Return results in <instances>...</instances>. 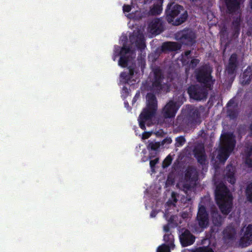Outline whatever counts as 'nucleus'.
<instances>
[{
    "mask_svg": "<svg viewBox=\"0 0 252 252\" xmlns=\"http://www.w3.org/2000/svg\"><path fill=\"white\" fill-rule=\"evenodd\" d=\"M182 103L170 100L162 109L161 115L165 119L174 118Z\"/></svg>",
    "mask_w": 252,
    "mask_h": 252,
    "instance_id": "nucleus-9",
    "label": "nucleus"
},
{
    "mask_svg": "<svg viewBox=\"0 0 252 252\" xmlns=\"http://www.w3.org/2000/svg\"><path fill=\"white\" fill-rule=\"evenodd\" d=\"M175 141V146L176 147H181L183 146L186 142L185 138L183 136H180L176 137Z\"/></svg>",
    "mask_w": 252,
    "mask_h": 252,
    "instance_id": "nucleus-32",
    "label": "nucleus"
},
{
    "mask_svg": "<svg viewBox=\"0 0 252 252\" xmlns=\"http://www.w3.org/2000/svg\"><path fill=\"white\" fill-rule=\"evenodd\" d=\"M245 194L247 200L252 203V183L248 184L245 190Z\"/></svg>",
    "mask_w": 252,
    "mask_h": 252,
    "instance_id": "nucleus-28",
    "label": "nucleus"
},
{
    "mask_svg": "<svg viewBox=\"0 0 252 252\" xmlns=\"http://www.w3.org/2000/svg\"><path fill=\"white\" fill-rule=\"evenodd\" d=\"M212 220L213 224L217 227H220L223 223L224 218L217 211H213L211 212Z\"/></svg>",
    "mask_w": 252,
    "mask_h": 252,
    "instance_id": "nucleus-22",
    "label": "nucleus"
},
{
    "mask_svg": "<svg viewBox=\"0 0 252 252\" xmlns=\"http://www.w3.org/2000/svg\"><path fill=\"white\" fill-rule=\"evenodd\" d=\"M130 51V48L129 46H127L126 45L124 44L123 47L121 48L120 51V54H124L127 55V54L129 53Z\"/></svg>",
    "mask_w": 252,
    "mask_h": 252,
    "instance_id": "nucleus-36",
    "label": "nucleus"
},
{
    "mask_svg": "<svg viewBox=\"0 0 252 252\" xmlns=\"http://www.w3.org/2000/svg\"><path fill=\"white\" fill-rule=\"evenodd\" d=\"M228 116L231 119L236 118L238 115V112L236 109H228L227 111Z\"/></svg>",
    "mask_w": 252,
    "mask_h": 252,
    "instance_id": "nucleus-31",
    "label": "nucleus"
},
{
    "mask_svg": "<svg viewBox=\"0 0 252 252\" xmlns=\"http://www.w3.org/2000/svg\"><path fill=\"white\" fill-rule=\"evenodd\" d=\"M235 101L233 99H231L227 103V106L230 107L232 106L233 104H234Z\"/></svg>",
    "mask_w": 252,
    "mask_h": 252,
    "instance_id": "nucleus-50",
    "label": "nucleus"
},
{
    "mask_svg": "<svg viewBox=\"0 0 252 252\" xmlns=\"http://www.w3.org/2000/svg\"><path fill=\"white\" fill-rule=\"evenodd\" d=\"M162 10V5L154 3L150 8L149 12L152 15H158L161 13Z\"/></svg>",
    "mask_w": 252,
    "mask_h": 252,
    "instance_id": "nucleus-27",
    "label": "nucleus"
},
{
    "mask_svg": "<svg viewBox=\"0 0 252 252\" xmlns=\"http://www.w3.org/2000/svg\"><path fill=\"white\" fill-rule=\"evenodd\" d=\"M191 54V51L190 50H187L185 52V56L187 58H189V56Z\"/></svg>",
    "mask_w": 252,
    "mask_h": 252,
    "instance_id": "nucleus-51",
    "label": "nucleus"
},
{
    "mask_svg": "<svg viewBox=\"0 0 252 252\" xmlns=\"http://www.w3.org/2000/svg\"><path fill=\"white\" fill-rule=\"evenodd\" d=\"M175 77V74L171 72H168L167 74V81L166 82H168L170 85L171 83L173 81Z\"/></svg>",
    "mask_w": 252,
    "mask_h": 252,
    "instance_id": "nucleus-39",
    "label": "nucleus"
},
{
    "mask_svg": "<svg viewBox=\"0 0 252 252\" xmlns=\"http://www.w3.org/2000/svg\"><path fill=\"white\" fill-rule=\"evenodd\" d=\"M131 42L135 40V46L138 49L140 50L141 52H142L146 47L145 39L143 34H137L135 35H133L129 37Z\"/></svg>",
    "mask_w": 252,
    "mask_h": 252,
    "instance_id": "nucleus-18",
    "label": "nucleus"
},
{
    "mask_svg": "<svg viewBox=\"0 0 252 252\" xmlns=\"http://www.w3.org/2000/svg\"><path fill=\"white\" fill-rule=\"evenodd\" d=\"M244 156L245 164L249 168H252V144L245 147Z\"/></svg>",
    "mask_w": 252,
    "mask_h": 252,
    "instance_id": "nucleus-21",
    "label": "nucleus"
},
{
    "mask_svg": "<svg viewBox=\"0 0 252 252\" xmlns=\"http://www.w3.org/2000/svg\"><path fill=\"white\" fill-rule=\"evenodd\" d=\"M179 238L182 246L184 247L192 245L196 238L189 230L185 228L179 230Z\"/></svg>",
    "mask_w": 252,
    "mask_h": 252,
    "instance_id": "nucleus-11",
    "label": "nucleus"
},
{
    "mask_svg": "<svg viewBox=\"0 0 252 252\" xmlns=\"http://www.w3.org/2000/svg\"><path fill=\"white\" fill-rule=\"evenodd\" d=\"M128 75H129L130 78H131L134 75V68L132 66H129L128 67Z\"/></svg>",
    "mask_w": 252,
    "mask_h": 252,
    "instance_id": "nucleus-44",
    "label": "nucleus"
},
{
    "mask_svg": "<svg viewBox=\"0 0 252 252\" xmlns=\"http://www.w3.org/2000/svg\"><path fill=\"white\" fill-rule=\"evenodd\" d=\"M160 144L159 142L149 141L147 145V148L149 151L159 152Z\"/></svg>",
    "mask_w": 252,
    "mask_h": 252,
    "instance_id": "nucleus-26",
    "label": "nucleus"
},
{
    "mask_svg": "<svg viewBox=\"0 0 252 252\" xmlns=\"http://www.w3.org/2000/svg\"><path fill=\"white\" fill-rule=\"evenodd\" d=\"M228 181L231 184L233 185L236 182V179L234 175V173L230 170L227 171L226 173Z\"/></svg>",
    "mask_w": 252,
    "mask_h": 252,
    "instance_id": "nucleus-30",
    "label": "nucleus"
},
{
    "mask_svg": "<svg viewBox=\"0 0 252 252\" xmlns=\"http://www.w3.org/2000/svg\"><path fill=\"white\" fill-rule=\"evenodd\" d=\"M196 252H214L213 250L209 247H202L198 248Z\"/></svg>",
    "mask_w": 252,
    "mask_h": 252,
    "instance_id": "nucleus-40",
    "label": "nucleus"
},
{
    "mask_svg": "<svg viewBox=\"0 0 252 252\" xmlns=\"http://www.w3.org/2000/svg\"><path fill=\"white\" fill-rule=\"evenodd\" d=\"M193 152L195 158L205 153L204 148L202 146L195 147L193 150Z\"/></svg>",
    "mask_w": 252,
    "mask_h": 252,
    "instance_id": "nucleus-29",
    "label": "nucleus"
},
{
    "mask_svg": "<svg viewBox=\"0 0 252 252\" xmlns=\"http://www.w3.org/2000/svg\"><path fill=\"white\" fill-rule=\"evenodd\" d=\"M226 7V11L232 14L240 8L241 0H223Z\"/></svg>",
    "mask_w": 252,
    "mask_h": 252,
    "instance_id": "nucleus-17",
    "label": "nucleus"
},
{
    "mask_svg": "<svg viewBox=\"0 0 252 252\" xmlns=\"http://www.w3.org/2000/svg\"><path fill=\"white\" fill-rule=\"evenodd\" d=\"M130 58L131 57L129 55H126L124 54L120 55V58L118 62V64L122 67H126L130 60Z\"/></svg>",
    "mask_w": 252,
    "mask_h": 252,
    "instance_id": "nucleus-25",
    "label": "nucleus"
},
{
    "mask_svg": "<svg viewBox=\"0 0 252 252\" xmlns=\"http://www.w3.org/2000/svg\"><path fill=\"white\" fill-rule=\"evenodd\" d=\"M170 249L171 248L163 244L158 248L157 252H170Z\"/></svg>",
    "mask_w": 252,
    "mask_h": 252,
    "instance_id": "nucleus-33",
    "label": "nucleus"
},
{
    "mask_svg": "<svg viewBox=\"0 0 252 252\" xmlns=\"http://www.w3.org/2000/svg\"><path fill=\"white\" fill-rule=\"evenodd\" d=\"M156 213L155 211H153L151 212V213L150 214L151 217L154 218L156 216Z\"/></svg>",
    "mask_w": 252,
    "mask_h": 252,
    "instance_id": "nucleus-55",
    "label": "nucleus"
},
{
    "mask_svg": "<svg viewBox=\"0 0 252 252\" xmlns=\"http://www.w3.org/2000/svg\"><path fill=\"white\" fill-rule=\"evenodd\" d=\"M120 76L121 78L124 80L125 83H128L131 79L128 73L126 72H122L120 74Z\"/></svg>",
    "mask_w": 252,
    "mask_h": 252,
    "instance_id": "nucleus-37",
    "label": "nucleus"
},
{
    "mask_svg": "<svg viewBox=\"0 0 252 252\" xmlns=\"http://www.w3.org/2000/svg\"><path fill=\"white\" fill-rule=\"evenodd\" d=\"M136 95L137 94L135 95V96L133 97V99H132V103H134L136 102V101L137 100V99H136Z\"/></svg>",
    "mask_w": 252,
    "mask_h": 252,
    "instance_id": "nucleus-56",
    "label": "nucleus"
},
{
    "mask_svg": "<svg viewBox=\"0 0 252 252\" xmlns=\"http://www.w3.org/2000/svg\"><path fill=\"white\" fill-rule=\"evenodd\" d=\"M200 114L197 109L189 105L177 118L178 122L183 126H189L196 123Z\"/></svg>",
    "mask_w": 252,
    "mask_h": 252,
    "instance_id": "nucleus-6",
    "label": "nucleus"
},
{
    "mask_svg": "<svg viewBox=\"0 0 252 252\" xmlns=\"http://www.w3.org/2000/svg\"><path fill=\"white\" fill-rule=\"evenodd\" d=\"M163 240L167 244H166V245L171 248L172 249L174 248V236L171 234V233H166L163 236Z\"/></svg>",
    "mask_w": 252,
    "mask_h": 252,
    "instance_id": "nucleus-24",
    "label": "nucleus"
},
{
    "mask_svg": "<svg viewBox=\"0 0 252 252\" xmlns=\"http://www.w3.org/2000/svg\"><path fill=\"white\" fill-rule=\"evenodd\" d=\"M124 12H129L131 10V6L128 4H124L123 7Z\"/></svg>",
    "mask_w": 252,
    "mask_h": 252,
    "instance_id": "nucleus-42",
    "label": "nucleus"
},
{
    "mask_svg": "<svg viewBox=\"0 0 252 252\" xmlns=\"http://www.w3.org/2000/svg\"><path fill=\"white\" fill-rule=\"evenodd\" d=\"M238 66L237 55L236 53H233L229 59L228 64L226 67V71L229 75H234L236 73Z\"/></svg>",
    "mask_w": 252,
    "mask_h": 252,
    "instance_id": "nucleus-16",
    "label": "nucleus"
},
{
    "mask_svg": "<svg viewBox=\"0 0 252 252\" xmlns=\"http://www.w3.org/2000/svg\"><path fill=\"white\" fill-rule=\"evenodd\" d=\"M164 76L162 69L158 66L153 69V75L151 78V85L146 95V106L143 109L138 119L140 127L146 129V126L153 125V119L158 109V101L155 94H166L170 92V85L168 82H163Z\"/></svg>",
    "mask_w": 252,
    "mask_h": 252,
    "instance_id": "nucleus-1",
    "label": "nucleus"
},
{
    "mask_svg": "<svg viewBox=\"0 0 252 252\" xmlns=\"http://www.w3.org/2000/svg\"><path fill=\"white\" fill-rule=\"evenodd\" d=\"M167 22L174 26H179L186 21L188 13L184 7L175 2L169 3L165 10Z\"/></svg>",
    "mask_w": 252,
    "mask_h": 252,
    "instance_id": "nucleus-3",
    "label": "nucleus"
},
{
    "mask_svg": "<svg viewBox=\"0 0 252 252\" xmlns=\"http://www.w3.org/2000/svg\"><path fill=\"white\" fill-rule=\"evenodd\" d=\"M158 153V152L149 151V154L148 158L149 159H152V158H155V157H156Z\"/></svg>",
    "mask_w": 252,
    "mask_h": 252,
    "instance_id": "nucleus-45",
    "label": "nucleus"
},
{
    "mask_svg": "<svg viewBox=\"0 0 252 252\" xmlns=\"http://www.w3.org/2000/svg\"><path fill=\"white\" fill-rule=\"evenodd\" d=\"M123 91L124 93H125L126 94V95H127L128 93H129V92H128V89L126 87H124L123 88Z\"/></svg>",
    "mask_w": 252,
    "mask_h": 252,
    "instance_id": "nucleus-52",
    "label": "nucleus"
},
{
    "mask_svg": "<svg viewBox=\"0 0 252 252\" xmlns=\"http://www.w3.org/2000/svg\"><path fill=\"white\" fill-rule=\"evenodd\" d=\"M252 79V70L251 67L248 66L242 74V84L243 85L249 84Z\"/></svg>",
    "mask_w": 252,
    "mask_h": 252,
    "instance_id": "nucleus-23",
    "label": "nucleus"
},
{
    "mask_svg": "<svg viewBox=\"0 0 252 252\" xmlns=\"http://www.w3.org/2000/svg\"><path fill=\"white\" fill-rule=\"evenodd\" d=\"M199 62H200V60L198 59H192L190 61L189 66L191 68H194L195 67H196V66L199 63Z\"/></svg>",
    "mask_w": 252,
    "mask_h": 252,
    "instance_id": "nucleus-41",
    "label": "nucleus"
},
{
    "mask_svg": "<svg viewBox=\"0 0 252 252\" xmlns=\"http://www.w3.org/2000/svg\"><path fill=\"white\" fill-rule=\"evenodd\" d=\"M216 203L221 213L227 215L232 210L233 196L228 188L222 183L216 186L215 190Z\"/></svg>",
    "mask_w": 252,
    "mask_h": 252,
    "instance_id": "nucleus-2",
    "label": "nucleus"
},
{
    "mask_svg": "<svg viewBox=\"0 0 252 252\" xmlns=\"http://www.w3.org/2000/svg\"><path fill=\"white\" fill-rule=\"evenodd\" d=\"M227 32V28L224 27L223 28V29L221 31V35H220L221 36V38H220V40H221V41H222V36H223L224 33V32Z\"/></svg>",
    "mask_w": 252,
    "mask_h": 252,
    "instance_id": "nucleus-48",
    "label": "nucleus"
},
{
    "mask_svg": "<svg viewBox=\"0 0 252 252\" xmlns=\"http://www.w3.org/2000/svg\"><path fill=\"white\" fill-rule=\"evenodd\" d=\"M208 90V89L204 86L197 84L189 86L188 89V93L191 98L196 100H201L207 98Z\"/></svg>",
    "mask_w": 252,
    "mask_h": 252,
    "instance_id": "nucleus-8",
    "label": "nucleus"
},
{
    "mask_svg": "<svg viewBox=\"0 0 252 252\" xmlns=\"http://www.w3.org/2000/svg\"><path fill=\"white\" fill-rule=\"evenodd\" d=\"M236 140L231 134H225L221 140L220 146L217 158L221 162H224L233 152L236 145Z\"/></svg>",
    "mask_w": 252,
    "mask_h": 252,
    "instance_id": "nucleus-4",
    "label": "nucleus"
},
{
    "mask_svg": "<svg viewBox=\"0 0 252 252\" xmlns=\"http://www.w3.org/2000/svg\"><path fill=\"white\" fill-rule=\"evenodd\" d=\"M196 219L199 227L201 228H207L209 224V215L205 206H199Z\"/></svg>",
    "mask_w": 252,
    "mask_h": 252,
    "instance_id": "nucleus-12",
    "label": "nucleus"
},
{
    "mask_svg": "<svg viewBox=\"0 0 252 252\" xmlns=\"http://www.w3.org/2000/svg\"><path fill=\"white\" fill-rule=\"evenodd\" d=\"M236 229L232 225H228L222 231L223 239L225 242L233 241L236 238Z\"/></svg>",
    "mask_w": 252,
    "mask_h": 252,
    "instance_id": "nucleus-15",
    "label": "nucleus"
},
{
    "mask_svg": "<svg viewBox=\"0 0 252 252\" xmlns=\"http://www.w3.org/2000/svg\"><path fill=\"white\" fill-rule=\"evenodd\" d=\"M172 142V140L170 138H165L162 141V144H164L165 143H171Z\"/></svg>",
    "mask_w": 252,
    "mask_h": 252,
    "instance_id": "nucleus-49",
    "label": "nucleus"
},
{
    "mask_svg": "<svg viewBox=\"0 0 252 252\" xmlns=\"http://www.w3.org/2000/svg\"><path fill=\"white\" fill-rule=\"evenodd\" d=\"M172 158L170 155H168L164 159L162 162V167L163 168L167 167L172 162Z\"/></svg>",
    "mask_w": 252,
    "mask_h": 252,
    "instance_id": "nucleus-35",
    "label": "nucleus"
},
{
    "mask_svg": "<svg viewBox=\"0 0 252 252\" xmlns=\"http://www.w3.org/2000/svg\"><path fill=\"white\" fill-rule=\"evenodd\" d=\"M251 252H252V251Z\"/></svg>",
    "mask_w": 252,
    "mask_h": 252,
    "instance_id": "nucleus-58",
    "label": "nucleus"
},
{
    "mask_svg": "<svg viewBox=\"0 0 252 252\" xmlns=\"http://www.w3.org/2000/svg\"><path fill=\"white\" fill-rule=\"evenodd\" d=\"M252 244V224L246 228L244 235L239 240V245L242 248L247 247Z\"/></svg>",
    "mask_w": 252,
    "mask_h": 252,
    "instance_id": "nucleus-14",
    "label": "nucleus"
},
{
    "mask_svg": "<svg viewBox=\"0 0 252 252\" xmlns=\"http://www.w3.org/2000/svg\"><path fill=\"white\" fill-rule=\"evenodd\" d=\"M151 135H152V132L145 131L142 134V139H148L151 136Z\"/></svg>",
    "mask_w": 252,
    "mask_h": 252,
    "instance_id": "nucleus-43",
    "label": "nucleus"
},
{
    "mask_svg": "<svg viewBox=\"0 0 252 252\" xmlns=\"http://www.w3.org/2000/svg\"><path fill=\"white\" fill-rule=\"evenodd\" d=\"M124 105L125 107H126L127 109L129 110L130 109V107L129 106L128 102L127 101L124 102Z\"/></svg>",
    "mask_w": 252,
    "mask_h": 252,
    "instance_id": "nucleus-54",
    "label": "nucleus"
},
{
    "mask_svg": "<svg viewBox=\"0 0 252 252\" xmlns=\"http://www.w3.org/2000/svg\"><path fill=\"white\" fill-rule=\"evenodd\" d=\"M119 56H120V52H117V51H115V53H114L113 55V57H112V59L113 60V61H115L117 57H118Z\"/></svg>",
    "mask_w": 252,
    "mask_h": 252,
    "instance_id": "nucleus-47",
    "label": "nucleus"
},
{
    "mask_svg": "<svg viewBox=\"0 0 252 252\" xmlns=\"http://www.w3.org/2000/svg\"><path fill=\"white\" fill-rule=\"evenodd\" d=\"M197 159V162L201 165H204L205 164L206 159H207V156L206 153H204L198 157L195 158Z\"/></svg>",
    "mask_w": 252,
    "mask_h": 252,
    "instance_id": "nucleus-34",
    "label": "nucleus"
},
{
    "mask_svg": "<svg viewBox=\"0 0 252 252\" xmlns=\"http://www.w3.org/2000/svg\"><path fill=\"white\" fill-rule=\"evenodd\" d=\"M242 21L240 16L233 18L231 23V30H232V36L234 38L238 37L240 34Z\"/></svg>",
    "mask_w": 252,
    "mask_h": 252,
    "instance_id": "nucleus-19",
    "label": "nucleus"
},
{
    "mask_svg": "<svg viewBox=\"0 0 252 252\" xmlns=\"http://www.w3.org/2000/svg\"><path fill=\"white\" fill-rule=\"evenodd\" d=\"M212 68L208 64L200 66L195 71V76L197 81L202 85L208 89H213L215 80L213 79L211 74Z\"/></svg>",
    "mask_w": 252,
    "mask_h": 252,
    "instance_id": "nucleus-5",
    "label": "nucleus"
},
{
    "mask_svg": "<svg viewBox=\"0 0 252 252\" xmlns=\"http://www.w3.org/2000/svg\"><path fill=\"white\" fill-rule=\"evenodd\" d=\"M198 177V175L195 168L192 166L188 167L185 174L186 183L183 187L187 190H190L195 185Z\"/></svg>",
    "mask_w": 252,
    "mask_h": 252,
    "instance_id": "nucleus-10",
    "label": "nucleus"
},
{
    "mask_svg": "<svg viewBox=\"0 0 252 252\" xmlns=\"http://www.w3.org/2000/svg\"><path fill=\"white\" fill-rule=\"evenodd\" d=\"M148 31L153 35L160 34L164 30L163 21L160 18L154 19L148 25Z\"/></svg>",
    "mask_w": 252,
    "mask_h": 252,
    "instance_id": "nucleus-13",
    "label": "nucleus"
},
{
    "mask_svg": "<svg viewBox=\"0 0 252 252\" xmlns=\"http://www.w3.org/2000/svg\"><path fill=\"white\" fill-rule=\"evenodd\" d=\"M175 37L177 40L187 46H192L196 43V33L189 29H185L178 32L176 33Z\"/></svg>",
    "mask_w": 252,
    "mask_h": 252,
    "instance_id": "nucleus-7",
    "label": "nucleus"
},
{
    "mask_svg": "<svg viewBox=\"0 0 252 252\" xmlns=\"http://www.w3.org/2000/svg\"><path fill=\"white\" fill-rule=\"evenodd\" d=\"M169 229H170V228H169V226L168 224H166V225H164L163 230L165 232H166V233H170Z\"/></svg>",
    "mask_w": 252,
    "mask_h": 252,
    "instance_id": "nucleus-46",
    "label": "nucleus"
},
{
    "mask_svg": "<svg viewBox=\"0 0 252 252\" xmlns=\"http://www.w3.org/2000/svg\"><path fill=\"white\" fill-rule=\"evenodd\" d=\"M181 48V44L176 42H165L161 46L163 51H176Z\"/></svg>",
    "mask_w": 252,
    "mask_h": 252,
    "instance_id": "nucleus-20",
    "label": "nucleus"
},
{
    "mask_svg": "<svg viewBox=\"0 0 252 252\" xmlns=\"http://www.w3.org/2000/svg\"><path fill=\"white\" fill-rule=\"evenodd\" d=\"M164 0H156V2L155 3L157 4H159L162 6V3L163 2Z\"/></svg>",
    "mask_w": 252,
    "mask_h": 252,
    "instance_id": "nucleus-53",
    "label": "nucleus"
},
{
    "mask_svg": "<svg viewBox=\"0 0 252 252\" xmlns=\"http://www.w3.org/2000/svg\"><path fill=\"white\" fill-rule=\"evenodd\" d=\"M159 159V158H156L155 159L150 160V166L152 171H155L156 165L158 163Z\"/></svg>",
    "mask_w": 252,
    "mask_h": 252,
    "instance_id": "nucleus-38",
    "label": "nucleus"
},
{
    "mask_svg": "<svg viewBox=\"0 0 252 252\" xmlns=\"http://www.w3.org/2000/svg\"><path fill=\"white\" fill-rule=\"evenodd\" d=\"M250 4L251 8L252 9V0H250Z\"/></svg>",
    "mask_w": 252,
    "mask_h": 252,
    "instance_id": "nucleus-57",
    "label": "nucleus"
}]
</instances>
